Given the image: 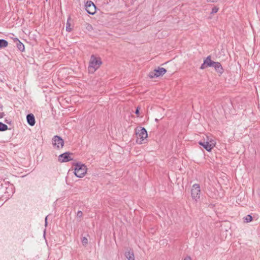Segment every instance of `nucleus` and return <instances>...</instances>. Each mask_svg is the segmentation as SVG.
Returning <instances> with one entry per match:
<instances>
[{"instance_id": "obj_13", "label": "nucleus", "mask_w": 260, "mask_h": 260, "mask_svg": "<svg viewBox=\"0 0 260 260\" xmlns=\"http://www.w3.org/2000/svg\"><path fill=\"white\" fill-rule=\"evenodd\" d=\"M204 63L206 64L207 67H212L215 62L211 59V56H207L205 59H204Z\"/></svg>"}, {"instance_id": "obj_18", "label": "nucleus", "mask_w": 260, "mask_h": 260, "mask_svg": "<svg viewBox=\"0 0 260 260\" xmlns=\"http://www.w3.org/2000/svg\"><path fill=\"white\" fill-rule=\"evenodd\" d=\"M66 30L69 32H70L72 30V28L70 27V24L68 20L67 23Z\"/></svg>"}, {"instance_id": "obj_7", "label": "nucleus", "mask_w": 260, "mask_h": 260, "mask_svg": "<svg viewBox=\"0 0 260 260\" xmlns=\"http://www.w3.org/2000/svg\"><path fill=\"white\" fill-rule=\"evenodd\" d=\"M86 12L91 15H93L96 12V7L94 3L89 1H87L85 5Z\"/></svg>"}, {"instance_id": "obj_11", "label": "nucleus", "mask_w": 260, "mask_h": 260, "mask_svg": "<svg viewBox=\"0 0 260 260\" xmlns=\"http://www.w3.org/2000/svg\"><path fill=\"white\" fill-rule=\"evenodd\" d=\"M26 120H27L28 124L29 125H30L31 126L35 125V123H36L35 118L34 115L30 113V114H28L27 115Z\"/></svg>"}, {"instance_id": "obj_5", "label": "nucleus", "mask_w": 260, "mask_h": 260, "mask_svg": "<svg viewBox=\"0 0 260 260\" xmlns=\"http://www.w3.org/2000/svg\"><path fill=\"white\" fill-rule=\"evenodd\" d=\"M167 72V70L164 68L158 67L157 69H154L153 71L150 72L149 76L150 78L158 77L164 75Z\"/></svg>"}, {"instance_id": "obj_2", "label": "nucleus", "mask_w": 260, "mask_h": 260, "mask_svg": "<svg viewBox=\"0 0 260 260\" xmlns=\"http://www.w3.org/2000/svg\"><path fill=\"white\" fill-rule=\"evenodd\" d=\"M102 62L100 57H96L93 55H92L89 61V64L88 68V72L90 73H93L96 70H98Z\"/></svg>"}, {"instance_id": "obj_14", "label": "nucleus", "mask_w": 260, "mask_h": 260, "mask_svg": "<svg viewBox=\"0 0 260 260\" xmlns=\"http://www.w3.org/2000/svg\"><path fill=\"white\" fill-rule=\"evenodd\" d=\"M125 256L128 260H135L134 252L132 249L125 252Z\"/></svg>"}, {"instance_id": "obj_27", "label": "nucleus", "mask_w": 260, "mask_h": 260, "mask_svg": "<svg viewBox=\"0 0 260 260\" xmlns=\"http://www.w3.org/2000/svg\"><path fill=\"white\" fill-rule=\"evenodd\" d=\"M3 115H4V113H0V118H2L3 117Z\"/></svg>"}, {"instance_id": "obj_10", "label": "nucleus", "mask_w": 260, "mask_h": 260, "mask_svg": "<svg viewBox=\"0 0 260 260\" xmlns=\"http://www.w3.org/2000/svg\"><path fill=\"white\" fill-rule=\"evenodd\" d=\"M212 67L215 69V71L219 76L221 75L224 72V70L221 63L219 62H215Z\"/></svg>"}, {"instance_id": "obj_22", "label": "nucleus", "mask_w": 260, "mask_h": 260, "mask_svg": "<svg viewBox=\"0 0 260 260\" xmlns=\"http://www.w3.org/2000/svg\"><path fill=\"white\" fill-rule=\"evenodd\" d=\"M140 109V108L138 106L137 107L136 110V111H135V114L137 115V116H139V110Z\"/></svg>"}, {"instance_id": "obj_1", "label": "nucleus", "mask_w": 260, "mask_h": 260, "mask_svg": "<svg viewBox=\"0 0 260 260\" xmlns=\"http://www.w3.org/2000/svg\"><path fill=\"white\" fill-rule=\"evenodd\" d=\"M135 133L137 138V143L142 144L147 141L148 134L146 129L144 127H139L135 129Z\"/></svg>"}, {"instance_id": "obj_25", "label": "nucleus", "mask_w": 260, "mask_h": 260, "mask_svg": "<svg viewBox=\"0 0 260 260\" xmlns=\"http://www.w3.org/2000/svg\"><path fill=\"white\" fill-rule=\"evenodd\" d=\"M207 2H211L212 3L217 2V0H206Z\"/></svg>"}, {"instance_id": "obj_20", "label": "nucleus", "mask_w": 260, "mask_h": 260, "mask_svg": "<svg viewBox=\"0 0 260 260\" xmlns=\"http://www.w3.org/2000/svg\"><path fill=\"white\" fill-rule=\"evenodd\" d=\"M82 243L83 245H85L88 243V239L86 237H83L82 239Z\"/></svg>"}, {"instance_id": "obj_21", "label": "nucleus", "mask_w": 260, "mask_h": 260, "mask_svg": "<svg viewBox=\"0 0 260 260\" xmlns=\"http://www.w3.org/2000/svg\"><path fill=\"white\" fill-rule=\"evenodd\" d=\"M83 215V213L82 211H78L77 213V217H81Z\"/></svg>"}, {"instance_id": "obj_9", "label": "nucleus", "mask_w": 260, "mask_h": 260, "mask_svg": "<svg viewBox=\"0 0 260 260\" xmlns=\"http://www.w3.org/2000/svg\"><path fill=\"white\" fill-rule=\"evenodd\" d=\"M199 144L201 146H203L208 151H210L215 145V143L213 141H211L210 142L207 141H200Z\"/></svg>"}, {"instance_id": "obj_8", "label": "nucleus", "mask_w": 260, "mask_h": 260, "mask_svg": "<svg viewBox=\"0 0 260 260\" xmlns=\"http://www.w3.org/2000/svg\"><path fill=\"white\" fill-rule=\"evenodd\" d=\"M72 155V153L69 152H64L58 156V160L60 162H68L72 160H73V158L71 157Z\"/></svg>"}, {"instance_id": "obj_3", "label": "nucleus", "mask_w": 260, "mask_h": 260, "mask_svg": "<svg viewBox=\"0 0 260 260\" xmlns=\"http://www.w3.org/2000/svg\"><path fill=\"white\" fill-rule=\"evenodd\" d=\"M86 166L84 165L79 162L75 165L74 174L77 177H83L86 173Z\"/></svg>"}, {"instance_id": "obj_12", "label": "nucleus", "mask_w": 260, "mask_h": 260, "mask_svg": "<svg viewBox=\"0 0 260 260\" xmlns=\"http://www.w3.org/2000/svg\"><path fill=\"white\" fill-rule=\"evenodd\" d=\"M13 41L19 50L21 52H23L25 50V47L23 44L21 43L17 38H14Z\"/></svg>"}, {"instance_id": "obj_16", "label": "nucleus", "mask_w": 260, "mask_h": 260, "mask_svg": "<svg viewBox=\"0 0 260 260\" xmlns=\"http://www.w3.org/2000/svg\"><path fill=\"white\" fill-rule=\"evenodd\" d=\"M8 129V126L0 122V132L5 131Z\"/></svg>"}, {"instance_id": "obj_19", "label": "nucleus", "mask_w": 260, "mask_h": 260, "mask_svg": "<svg viewBox=\"0 0 260 260\" xmlns=\"http://www.w3.org/2000/svg\"><path fill=\"white\" fill-rule=\"evenodd\" d=\"M218 10H219V8L217 7H216V6L214 7L212 9L211 14H214V13H217L218 12Z\"/></svg>"}, {"instance_id": "obj_24", "label": "nucleus", "mask_w": 260, "mask_h": 260, "mask_svg": "<svg viewBox=\"0 0 260 260\" xmlns=\"http://www.w3.org/2000/svg\"><path fill=\"white\" fill-rule=\"evenodd\" d=\"M184 260H191V257L190 256H186Z\"/></svg>"}, {"instance_id": "obj_17", "label": "nucleus", "mask_w": 260, "mask_h": 260, "mask_svg": "<svg viewBox=\"0 0 260 260\" xmlns=\"http://www.w3.org/2000/svg\"><path fill=\"white\" fill-rule=\"evenodd\" d=\"M244 221L249 222L252 221V217L250 215H247L246 217H244Z\"/></svg>"}, {"instance_id": "obj_28", "label": "nucleus", "mask_w": 260, "mask_h": 260, "mask_svg": "<svg viewBox=\"0 0 260 260\" xmlns=\"http://www.w3.org/2000/svg\"><path fill=\"white\" fill-rule=\"evenodd\" d=\"M46 1H47V0H46Z\"/></svg>"}, {"instance_id": "obj_23", "label": "nucleus", "mask_w": 260, "mask_h": 260, "mask_svg": "<svg viewBox=\"0 0 260 260\" xmlns=\"http://www.w3.org/2000/svg\"><path fill=\"white\" fill-rule=\"evenodd\" d=\"M206 68H207V67L206 64L204 63V62L203 63H202L201 64L200 69L202 70H203V69H205Z\"/></svg>"}, {"instance_id": "obj_26", "label": "nucleus", "mask_w": 260, "mask_h": 260, "mask_svg": "<svg viewBox=\"0 0 260 260\" xmlns=\"http://www.w3.org/2000/svg\"><path fill=\"white\" fill-rule=\"evenodd\" d=\"M47 216L45 217V226H47Z\"/></svg>"}, {"instance_id": "obj_4", "label": "nucleus", "mask_w": 260, "mask_h": 260, "mask_svg": "<svg viewBox=\"0 0 260 260\" xmlns=\"http://www.w3.org/2000/svg\"><path fill=\"white\" fill-rule=\"evenodd\" d=\"M201 193L200 186L199 184H194L191 189V195L193 200L197 201L200 199Z\"/></svg>"}, {"instance_id": "obj_15", "label": "nucleus", "mask_w": 260, "mask_h": 260, "mask_svg": "<svg viewBox=\"0 0 260 260\" xmlns=\"http://www.w3.org/2000/svg\"><path fill=\"white\" fill-rule=\"evenodd\" d=\"M8 45V42L4 39H0V48L6 47Z\"/></svg>"}, {"instance_id": "obj_6", "label": "nucleus", "mask_w": 260, "mask_h": 260, "mask_svg": "<svg viewBox=\"0 0 260 260\" xmlns=\"http://www.w3.org/2000/svg\"><path fill=\"white\" fill-rule=\"evenodd\" d=\"M52 145L59 149L64 146V141L60 136H55L52 139Z\"/></svg>"}]
</instances>
